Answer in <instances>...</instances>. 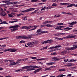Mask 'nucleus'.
I'll use <instances>...</instances> for the list:
<instances>
[{"instance_id":"1","label":"nucleus","mask_w":77,"mask_h":77,"mask_svg":"<svg viewBox=\"0 0 77 77\" xmlns=\"http://www.w3.org/2000/svg\"><path fill=\"white\" fill-rule=\"evenodd\" d=\"M39 26H26V30H29L30 29H32H32L29 30V31H32V30H35V29H36V28L37 27H38Z\"/></svg>"},{"instance_id":"2","label":"nucleus","mask_w":77,"mask_h":77,"mask_svg":"<svg viewBox=\"0 0 77 77\" xmlns=\"http://www.w3.org/2000/svg\"><path fill=\"white\" fill-rule=\"evenodd\" d=\"M35 9V8H31L28 9L26 10H25L23 11H21V12L23 13H24L25 12H30V11H33Z\"/></svg>"},{"instance_id":"3","label":"nucleus","mask_w":77,"mask_h":77,"mask_svg":"<svg viewBox=\"0 0 77 77\" xmlns=\"http://www.w3.org/2000/svg\"><path fill=\"white\" fill-rule=\"evenodd\" d=\"M76 48H77V45H74L73 47L67 48H66L67 50H75Z\"/></svg>"},{"instance_id":"4","label":"nucleus","mask_w":77,"mask_h":77,"mask_svg":"<svg viewBox=\"0 0 77 77\" xmlns=\"http://www.w3.org/2000/svg\"><path fill=\"white\" fill-rule=\"evenodd\" d=\"M45 26H47V27H52L53 26V25H50V24H45V25H41L40 27L41 28H42V27H44Z\"/></svg>"},{"instance_id":"5","label":"nucleus","mask_w":77,"mask_h":77,"mask_svg":"<svg viewBox=\"0 0 77 77\" xmlns=\"http://www.w3.org/2000/svg\"><path fill=\"white\" fill-rule=\"evenodd\" d=\"M36 33L37 34H35L36 35H36H41V33H42V29H39L37 30Z\"/></svg>"},{"instance_id":"6","label":"nucleus","mask_w":77,"mask_h":77,"mask_svg":"<svg viewBox=\"0 0 77 77\" xmlns=\"http://www.w3.org/2000/svg\"><path fill=\"white\" fill-rule=\"evenodd\" d=\"M72 6H75V7L77 8V4L75 5L73 3L71 4L68 5L66 7L67 8H71V7H72Z\"/></svg>"},{"instance_id":"7","label":"nucleus","mask_w":77,"mask_h":77,"mask_svg":"<svg viewBox=\"0 0 77 77\" xmlns=\"http://www.w3.org/2000/svg\"><path fill=\"white\" fill-rule=\"evenodd\" d=\"M77 22L76 21H73V22L72 23H69L68 24H69L70 27H73V25H74V24H75L76 23H77Z\"/></svg>"},{"instance_id":"8","label":"nucleus","mask_w":77,"mask_h":77,"mask_svg":"<svg viewBox=\"0 0 77 77\" xmlns=\"http://www.w3.org/2000/svg\"><path fill=\"white\" fill-rule=\"evenodd\" d=\"M27 45L29 47H33V46H34V45L33 44V42H30L27 43Z\"/></svg>"},{"instance_id":"9","label":"nucleus","mask_w":77,"mask_h":77,"mask_svg":"<svg viewBox=\"0 0 77 77\" xmlns=\"http://www.w3.org/2000/svg\"><path fill=\"white\" fill-rule=\"evenodd\" d=\"M72 29V28L66 27L64 28V30L65 32H68L70 30Z\"/></svg>"},{"instance_id":"10","label":"nucleus","mask_w":77,"mask_h":77,"mask_svg":"<svg viewBox=\"0 0 77 77\" xmlns=\"http://www.w3.org/2000/svg\"><path fill=\"white\" fill-rule=\"evenodd\" d=\"M20 26L19 25H14L11 26L10 27V29H12L13 28H15V27H20Z\"/></svg>"},{"instance_id":"11","label":"nucleus","mask_w":77,"mask_h":77,"mask_svg":"<svg viewBox=\"0 0 77 77\" xmlns=\"http://www.w3.org/2000/svg\"><path fill=\"white\" fill-rule=\"evenodd\" d=\"M18 27H15L13 29H10V30H11L12 32H15V31H16V30H18Z\"/></svg>"},{"instance_id":"12","label":"nucleus","mask_w":77,"mask_h":77,"mask_svg":"<svg viewBox=\"0 0 77 77\" xmlns=\"http://www.w3.org/2000/svg\"><path fill=\"white\" fill-rule=\"evenodd\" d=\"M31 68H41V67L40 66H32L30 65Z\"/></svg>"},{"instance_id":"13","label":"nucleus","mask_w":77,"mask_h":77,"mask_svg":"<svg viewBox=\"0 0 77 77\" xmlns=\"http://www.w3.org/2000/svg\"><path fill=\"white\" fill-rule=\"evenodd\" d=\"M65 34V33H57L54 34V36H60V35H64Z\"/></svg>"},{"instance_id":"14","label":"nucleus","mask_w":77,"mask_h":77,"mask_svg":"<svg viewBox=\"0 0 77 77\" xmlns=\"http://www.w3.org/2000/svg\"><path fill=\"white\" fill-rule=\"evenodd\" d=\"M53 23V21L49 20L48 21H46L43 23V24H48V23Z\"/></svg>"},{"instance_id":"15","label":"nucleus","mask_w":77,"mask_h":77,"mask_svg":"<svg viewBox=\"0 0 77 77\" xmlns=\"http://www.w3.org/2000/svg\"><path fill=\"white\" fill-rule=\"evenodd\" d=\"M27 37L25 36V39H30L31 38H32V36L30 35H27Z\"/></svg>"},{"instance_id":"16","label":"nucleus","mask_w":77,"mask_h":77,"mask_svg":"<svg viewBox=\"0 0 77 77\" xmlns=\"http://www.w3.org/2000/svg\"><path fill=\"white\" fill-rule=\"evenodd\" d=\"M42 69V68H39V69H38L35 71H34V73H36V72H38L40 70H41Z\"/></svg>"},{"instance_id":"17","label":"nucleus","mask_w":77,"mask_h":77,"mask_svg":"<svg viewBox=\"0 0 77 77\" xmlns=\"http://www.w3.org/2000/svg\"><path fill=\"white\" fill-rule=\"evenodd\" d=\"M28 59V58H24V59L18 60V61L19 62H23V61H24V60H27Z\"/></svg>"},{"instance_id":"18","label":"nucleus","mask_w":77,"mask_h":77,"mask_svg":"<svg viewBox=\"0 0 77 77\" xmlns=\"http://www.w3.org/2000/svg\"><path fill=\"white\" fill-rule=\"evenodd\" d=\"M55 39H57V40H63L65 39V38H59L57 37H55Z\"/></svg>"},{"instance_id":"19","label":"nucleus","mask_w":77,"mask_h":77,"mask_svg":"<svg viewBox=\"0 0 77 77\" xmlns=\"http://www.w3.org/2000/svg\"><path fill=\"white\" fill-rule=\"evenodd\" d=\"M69 4H70V3H60V5H69Z\"/></svg>"},{"instance_id":"20","label":"nucleus","mask_w":77,"mask_h":77,"mask_svg":"<svg viewBox=\"0 0 77 77\" xmlns=\"http://www.w3.org/2000/svg\"><path fill=\"white\" fill-rule=\"evenodd\" d=\"M54 63H54V62L48 63H46V65H47L50 66V65H54Z\"/></svg>"},{"instance_id":"21","label":"nucleus","mask_w":77,"mask_h":77,"mask_svg":"<svg viewBox=\"0 0 77 77\" xmlns=\"http://www.w3.org/2000/svg\"><path fill=\"white\" fill-rule=\"evenodd\" d=\"M1 16H5L6 15V14L4 12V11L2 12L0 14Z\"/></svg>"},{"instance_id":"22","label":"nucleus","mask_w":77,"mask_h":77,"mask_svg":"<svg viewBox=\"0 0 77 77\" xmlns=\"http://www.w3.org/2000/svg\"><path fill=\"white\" fill-rule=\"evenodd\" d=\"M19 36V39H20L21 38V39H25V36L22 35V36Z\"/></svg>"},{"instance_id":"23","label":"nucleus","mask_w":77,"mask_h":77,"mask_svg":"<svg viewBox=\"0 0 77 77\" xmlns=\"http://www.w3.org/2000/svg\"><path fill=\"white\" fill-rule=\"evenodd\" d=\"M27 16H25V17H22V19L24 20V21H26V20H27Z\"/></svg>"},{"instance_id":"24","label":"nucleus","mask_w":77,"mask_h":77,"mask_svg":"<svg viewBox=\"0 0 77 77\" xmlns=\"http://www.w3.org/2000/svg\"><path fill=\"white\" fill-rule=\"evenodd\" d=\"M51 69L49 68L46 67L45 68V71H51Z\"/></svg>"},{"instance_id":"25","label":"nucleus","mask_w":77,"mask_h":77,"mask_svg":"<svg viewBox=\"0 0 77 77\" xmlns=\"http://www.w3.org/2000/svg\"><path fill=\"white\" fill-rule=\"evenodd\" d=\"M70 38H74L75 37V36L74 35L71 34L69 35Z\"/></svg>"},{"instance_id":"26","label":"nucleus","mask_w":77,"mask_h":77,"mask_svg":"<svg viewBox=\"0 0 77 77\" xmlns=\"http://www.w3.org/2000/svg\"><path fill=\"white\" fill-rule=\"evenodd\" d=\"M11 52H15L17 51V49H11L10 48Z\"/></svg>"},{"instance_id":"27","label":"nucleus","mask_w":77,"mask_h":77,"mask_svg":"<svg viewBox=\"0 0 77 77\" xmlns=\"http://www.w3.org/2000/svg\"><path fill=\"white\" fill-rule=\"evenodd\" d=\"M52 60H60V59H59L57 57H52Z\"/></svg>"},{"instance_id":"28","label":"nucleus","mask_w":77,"mask_h":77,"mask_svg":"<svg viewBox=\"0 0 77 77\" xmlns=\"http://www.w3.org/2000/svg\"><path fill=\"white\" fill-rule=\"evenodd\" d=\"M66 53V51H64L61 52V54L62 55H64V54H65Z\"/></svg>"},{"instance_id":"29","label":"nucleus","mask_w":77,"mask_h":77,"mask_svg":"<svg viewBox=\"0 0 77 77\" xmlns=\"http://www.w3.org/2000/svg\"><path fill=\"white\" fill-rule=\"evenodd\" d=\"M33 42V44H34V45H36L38 43V41H35V42Z\"/></svg>"},{"instance_id":"30","label":"nucleus","mask_w":77,"mask_h":77,"mask_svg":"<svg viewBox=\"0 0 77 77\" xmlns=\"http://www.w3.org/2000/svg\"><path fill=\"white\" fill-rule=\"evenodd\" d=\"M60 17V15L59 14H57L54 16V18H57V17Z\"/></svg>"},{"instance_id":"31","label":"nucleus","mask_w":77,"mask_h":77,"mask_svg":"<svg viewBox=\"0 0 77 77\" xmlns=\"http://www.w3.org/2000/svg\"><path fill=\"white\" fill-rule=\"evenodd\" d=\"M63 76H66L65 75H63L62 74H60L57 77H63Z\"/></svg>"},{"instance_id":"32","label":"nucleus","mask_w":77,"mask_h":77,"mask_svg":"<svg viewBox=\"0 0 77 77\" xmlns=\"http://www.w3.org/2000/svg\"><path fill=\"white\" fill-rule=\"evenodd\" d=\"M11 51V48L5 49L3 51L4 52H6V51Z\"/></svg>"},{"instance_id":"33","label":"nucleus","mask_w":77,"mask_h":77,"mask_svg":"<svg viewBox=\"0 0 77 77\" xmlns=\"http://www.w3.org/2000/svg\"><path fill=\"white\" fill-rule=\"evenodd\" d=\"M53 42V41L52 40H48V43L51 44Z\"/></svg>"},{"instance_id":"34","label":"nucleus","mask_w":77,"mask_h":77,"mask_svg":"<svg viewBox=\"0 0 77 77\" xmlns=\"http://www.w3.org/2000/svg\"><path fill=\"white\" fill-rule=\"evenodd\" d=\"M21 15H24V14L22 13H20L19 14H18L17 15V17H20Z\"/></svg>"},{"instance_id":"35","label":"nucleus","mask_w":77,"mask_h":77,"mask_svg":"<svg viewBox=\"0 0 77 77\" xmlns=\"http://www.w3.org/2000/svg\"><path fill=\"white\" fill-rule=\"evenodd\" d=\"M66 69H60L59 70V71H65Z\"/></svg>"},{"instance_id":"36","label":"nucleus","mask_w":77,"mask_h":77,"mask_svg":"<svg viewBox=\"0 0 77 77\" xmlns=\"http://www.w3.org/2000/svg\"><path fill=\"white\" fill-rule=\"evenodd\" d=\"M15 72H18V71H22V70H21V69H18V70H15Z\"/></svg>"},{"instance_id":"37","label":"nucleus","mask_w":77,"mask_h":77,"mask_svg":"<svg viewBox=\"0 0 77 77\" xmlns=\"http://www.w3.org/2000/svg\"><path fill=\"white\" fill-rule=\"evenodd\" d=\"M38 11V10H35L34 11L31 13V14H35V13H36V12H37V11Z\"/></svg>"},{"instance_id":"38","label":"nucleus","mask_w":77,"mask_h":77,"mask_svg":"<svg viewBox=\"0 0 77 77\" xmlns=\"http://www.w3.org/2000/svg\"><path fill=\"white\" fill-rule=\"evenodd\" d=\"M2 22V24H9V23H7V22H6V21H4Z\"/></svg>"},{"instance_id":"39","label":"nucleus","mask_w":77,"mask_h":77,"mask_svg":"<svg viewBox=\"0 0 77 77\" xmlns=\"http://www.w3.org/2000/svg\"><path fill=\"white\" fill-rule=\"evenodd\" d=\"M22 29H26V26H23L21 27Z\"/></svg>"},{"instance_id":"40","label":"nucleus","mask_w":77,"mask_h":77,"mask_svg":"<svg viewBox=\"0 0 77 77\" xmlns=\"http://www.w3.org/2000/svg\"><path fill=\"white\" fill-rule=\"evenodd\" d=\"M21 69V70H22V71H23V70H24V69H26V66H24V67H23L22 68V69Z\"/></svg>"},{"instance_id":"41","label":"nucleus","mask_w":77,"mask_h":77,"mask_svg":"<svg viewBox=\"0 0 77 77\" xmlns=\"http://www.w3.org/2000/svg\"><path fill=\"white\" fill-rule=\"evenodd\" d=\"M29 71H32V70H36L35 69V68H29Z\"/></svg>"},{"instance_id":"42","label":"nucleus","mask_w":77,"mask_h":77,"mask_svg":"<svg viewBox=\"0 0 77 77\" xmlns=\"http://www.w3.org/2000/svg\"><path fill=\"white\" fill-rule=\"evenodd\" d=\"M20 3V2L19 3V2H14V4H15L16 5H19Z\"/></svg>"},{"instance_id":"43","label":"nucleus","mask_w":77,"mask_h":77,"mask_svg":"<svg viewBox=\"0 0 77 77\" xmlns=\"http://www.w3.org/2000/svg\"><path fill=\"white\" fill-rule=\"evenodd\" d=\"M30 2H37L38 0H31Z\"/></svg>"},{"instance_id":"44","label":"nucleus","mask_w":77,"mask_h":77,"mask_svg":"<svg viewBox=\"0 0 77 77\" xmlns=\"http://www.w3.org/2000/svg\"><path fill=\"white\" fill-rule=\"evenodd\" d=\"M52 8H53V7H48L47 8H46V9H51Z\"/></svg>"},{"instance_id":"45","label":"nucleus","mask_w":77,"mask_h":77,"mask_svg":"<svg viewBox=\"0 0 77 77\" xmlns=\"http://www.w3.org/2000/svg\"><path fill=\"white\" fill-rule=\"evenodd\" d=\"M61 47V46L58 45L55 47V48H60Z\"/></svg>"},{"instance_id":"46","label":"nucleus","mask_w":77,"mask_h":77,"mask_svg":"<svg viewBox=\"0 0 77 77\" xmlns=\"http://www.w3.org/2000/svg\"><path fill=\"white\" fill-rule=\"evenodd\" d=\"M46 49H47V46L44 47L42 48V50H45Z\"/></svg>"},{"instance_id":"47","label":"nucleus","mask_w":77,"mask_h":77,"mask_svg":"<svg viewBox=\"0 0 77 77\" xmlns=\"http://www.w3.org/2000/svg\"><path fill=\"white\" fill-rule=\"evenodd\" d=\"M1 2L2 3H8L9 1H2Z\"/></svg>"},{"instance_id":"48","label":"nucleus","mask_w":77,"mask_h":77,"mask_svg":"<svg viewBox=\"0 0 77 77\" xmlns=\"http://www.w3.org/2000/svg\"><path fill=\"white\" fill-rule=\"evenodd\" d=\"M27 54H36V52H33L32 53H30L29 52L27 53Z\"/></svg>"},{"instance_id":"49","label":"nucleus","mask_w":77,"mask_h":77,"mask_svg":"<svg viewBox=\"0 0 77 77\" xmlns=\"http://www.w3.org/2000/svg\"><path fill=\"white\" fill-rule=\"evenodd\" d=\"M59 27L60 28V29H61L62 28H64L65 27V26H59Z\"/></svg>"},{"instance_id":"50","label":"nucleus","mask_w":77,"mask_h":77,"mask_svg":"<svg viewBox=\"0 0 77 77\" xmlns=\"http://www.w3.org/2000/svg\"><path fill=\"white\" fill-rule=\"evenodd\" d=\"M8 15L10 17H14V16L12 14H8Z\"/></svg>"},{"instance_id":"51","label":"nucleus","mask_w":77,"mask_h":77,"mask_svg":"<svg viewBox=\"0 0 77 77\" xmlns=\"http://www.w3.org/2000/svg\"><path fill=\"white\" fill-rule=\"evenodd\" d=\"M56 6H57V4L56 3H54L52 5V6H53L54 7Z\"/></svg>"},{"instance_id":"52","label":"nucleus","mask_w":77,"mask_h":77,"mask_svg":"<svg viewBox=\"0 0 77 77\" xmlns=\"http://www.w3.org/2000/svg\"><path fill=\"white\" fill-rule=\"evenodd\" d=\"M26 69H29V68H31V66H26Z\"/></svg>"},{"instance_id":"53","label":"nucleus","mask_w":77,"mask_h":77,"mask_svg":"<svg viewBox=\"0 0 77 77\" xmlns=\"http://www.w3.org/2000/svg\"><path fill=\"white\" fill-rule=\"evenodd\" d=\"M60 28H59V26H56L55 28V29H56L57 30H59Z\"/></svg>"},{"instance_id":"54","label":"nucleus","mask_w":77,"mask_h":77,"mask_svg":"<svg viewBox=\"0 0 77 77\" xmlns=\"http://www.w3.org/2000/svg\"><path fill=\"white\" fill-rule=\"evenodd\" d=\"M74 59H72V60H69V62H74Z\"/></svg>"},{"instance_id":"55","label":"nucleus","mask_w":77,"mask_h":77,"mask_svg":"<svg viewBox=\"0 0 77 77\" xmlns=\"http://www.w3.org/2000/svg\"><path fill=\"white\" fill-rule=\"evenodd\" d=\"M8 62H14V60H8Z\"/></svg>"},{"instance_id":"56","label":"nucleus","mask_w":77,"mask_h":77,"mask_svg":"<svg viewBox=\"0 0 77 77\" xmlns=\"http://www.w3.org/2000/svg\"><path fill=\"white\" fill-rule=\"evenodd\" d=\"M20 43H24L25 42V41H23V40H22L20 41Z\"/></svg>"},{"instance_id":"57","label":"nucleus","mask_w":77,"mask_h":77,"mask_svg":"<svg viewBox=\"0 0 77 77\" xmlns=\"http://www.w3.org/2000/svg\"><path fill=\"white\" fill-rule=\"evenodd\" d=\"M1 47H6V45H1Z\"/></svg>"},{"instance_id":"58","label":"nucleus","mask_w":77,"mask_h":77,"mask_svg":"<svg viewBox=\"0 0 77 77\" xmlns=\"http://www.w3.org/2000/svg\"><path fill=\"white\" fill-rule=\"evenodd\" d=\"M11 64L12 65H16V63H15V62L11 63Z\"/></svg>"},{"instance_id":"59","label":"nucleus","mask_w":77,"mask_h":77,"mask_svg":"<svg viewBox=\"0 0 77 77\" xmlns=\"http://www.w3.org/2000/svg\"><path fill=\"white\" fill-rule=\"evenodd\" d=\"M31 59H37V58H36V57H31Z\"/></svg>"},{"instance_id":"60","label":"nucleus","mask_w":77,"mask_h":77,"mask_svg":"<svg viewBox=\"0 0 77 77\" xmlns=\"http://www.w3.org/2000/svg\"><path fill=\"white\" fill-rule=\"evenodd\" d=\"M57 53L56 52H54V53H52L51 54V55H56V54Z\"/></svg>"},{"instance_id":"61","label":"nucleus","mask_w":77,"mask_h":77,"mask_svg":"<svg viewBox=\"0 0 77 77\" xmlns=\"http://www.w3.org/2000/svg\"><path fill=\"white\" fill-rule=\"evenodd\" d=\"M57 25H63V23H57Z\"/></svg>"},{"instance_id":"62","label":"nucleus","mask_w":77,"mask_h":77,"mask_svg":"<svg viewBox=\"0 0 77 77\" xmlns=\"http://www.w3.org/2000/svg\"><path fill=\"white\" fill-rule=\"evenodd\" d=\"M18 60H17V61L15 62L16 63V64L17 65V64H18V63H20V62L18 61Z\"/></svg>"},{"instance_id":"63","label":"nucleus","mask_w":77,"mask_h":77,"mask_svg":"<svg viewBox=\"0 0 77 77\" xmlns=\"http://www.w3.org/2000/svg\"><path fill=\"white\" fill-rule=\"evenodd\" d=\"M45 9V7H44V8H42V9H41L42 11H44Z\"/></svg>"},{"instance_id":"64","label":"nucleus","mask_w":77,"mask_h":77,"mask_svg":"<svg viewBox=\"0 0 77 77\" xmlns=\"http://www.w3.org/2000/svg\"><path fill=\"white\" fill-rule=\"evenodd\" d=\"M63 38H64V39H65V38H70V35L69 36H67L66 37H63Z\"/></svg>"}]
</instances>
